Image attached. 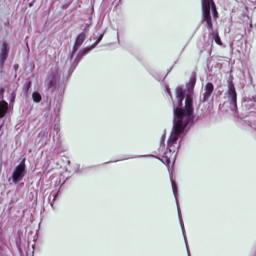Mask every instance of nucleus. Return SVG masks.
Returning <instances> with one entry per match:
<instances>
[{"label":"nucleus","mask_w":256,"mask_h":256,"mask_svg":"<svg viewBox=\"0 0 256 256\" xmlns=\"http://www.w3.org/2000/svg\"><path fill=\"white\" fill-rule=\"evenodd\" d=\"M170 181H171V183H172V191H173L174 196H175V198H176V202H177V198H176V194H178L177 186H176V182H175V181L174 180H172V178H171ZM176 203L178 204V202H176ZM177 206H178V204H177ZM178 217H179V219H180V226H181L182 229V233H183V234H184V238L185 242H186V238H185V236H184V224H183V222H182V220L180 216L178 207Z\"/></svg>","instance_id":"1a4fd4ad"},{"label":"nucleus","mask_w":256,"mask_h":256,"mask_svg":"<svg viewBox=\"0 0 256 256\" xmlns=\"http://www.w3.org/2000/svg\"><path fill=\"white\" fill-rule=\"evenodd\" d=\"M58 194V192L54 196L53 200H55L56 196H57Z\"/></svg>","instance_id":"a211bd4d"},{"label":"nucleus","mask_w":256,"mask_h":256,"mask_svg":"<svg viewBox=\"0 0 256 256\" xmlns=\"http://www.w3.org/2000/svg\"><path fill=\"white\" fill-rule=\"evenodd\" d=\"M202 4L204 20L206 22L208 26L212 28L210 10V8L214 4V2L212 0H202Z\"/></svg>","instance_id":"7ed1b4c3"},{"label":"nucleus","mask_w":256,"mask_h":256,"mask_svg":"<svg viewBox=\"0 0 256 256\" xmlns=\"http://www.w3.org/2000/svg\"><path fill=\"white\" fill-rule=\"evenodd\" d=\"M103 36L104 34H100L96 42L88 48H82L80 50L73 62L75 66L78 63L83 56L86 54L88 52L92 50L100 42L103 37Z\"/></svg>","instance_id":"39448f33"},{"label":"nucleus","mask_w":256,"mask_h":256,"mask_svg":"<svg viewBox=\"0 0 256 256\" xmlns=\"http://www.w3.org/2000/svg\"><path fill=\"white\" fill-rule=\"evenodd\" d=\"M8 112V104L5 101H0V118H4Z\"/></svg>","instance_id":"9b49d317"},{"label":"nucleus","mask_w":256,"mask_h":256,"mask_svg":"<svg viewBox=\"0 0 256 256\" xmlns=\"http://www.w3.org/2000/svg\"><path fill=\"white\" fill-rule=\"evenodd\" d=\"M212 38L214 40L215 42L218 45H222V42L220 40V38L218 36V33L213 32L212 34Z\"/></svg>","instance_id":"4468645a"},{"label":"nucleus","mask_w":256,"mask_h":256,"mask_svg":"<svg viewBox=\"0 0 256 256\" xmlns=\"http://www.w3.org/2000/svg\"><path fill=\"white\" fill-rule=\"evenodd\" d=\"M32 98L34 102H38L41 100L40 94L38 92H34L32 94Z\"/></svg>","instance_id":"ddd939ff"},{"label":"nucleus","mask_w":256,"mask_h":256,"mask_svg":"<svg viewBox=\"0 0 256 256\" xmlns=\"http://www.w3.org/2000/svg\"><path fill=\"white\" fill-rule=\"evenodd\" d=\"M48 134V132L46 131L41 132L39 133V134L38 135V137L39 138H40V140H42L44 138H45V137L46 138Z\"/></svg>","instance_id":"2eb2a0df"},{"label":"nucleus","mask_w":256,"mask_h":256,"mask_svg":"<svg viewBox=\"0 0 256 256\" xmlns=\"http://www.w3.org/2000/svg\"><path fill=\"white\" fill-rule=\"evenodd\" d=\"M146 156V155H145V156Z\"/></svg>","instance_id":"412c9836"},{"label":"nucleus","mask_w":256,"mask_h":256,"mask_svg":"<svg viewBox=\"0 0 256 256\" xmlns=\"http://www.w3.org/2000/svg\"><path fill=\"white\" fill-rule=\"evenodd\" d=\"M252 100L256 102V96H252Z\"/></svg>","instance_id":"f3484780"},{"label":"nucleus","mask_w":256,"mask_h":256,"mask_svg":"<svg viewBox=\"0 0 256 256\" xmlns=\"http://www.w3.org/2000/svg\"><path fill=\"white\" fill-rule=\"evenodd\" d=\"M60 76L56 70H51L48 74L47 78L44 82V86L48 90H52L56 82L59 80Z\"/></svg>","instance_id":"20e7f679"},{"label":"nucleus","mask_w":256,"mask_h":256,"mask_svg":"<svg viewBox=\"0 0 256 256\" xmlns=\"http://www.w3.org/2000/svg\"><path fill=\"white\" fill-rule=\"evenodd\" d=\"M25 174V166L24 162H21L17 166L13 172L12 180L14 183L20 181Z\"/></svg>","instance_id":"423d86ee"},{"label":"nucleus","mask_w":256,"mask_h":256,"mask_svg":"<svg viewBox=\"0 0 256 256\" xmlns=\"http://www.w3.org/2000/svg\"><path fill=\"white\" fill-rule=\"evenodd\" d=\"M10 48L5 42H3L0 48V66H2L6 59L9 52Z\"/></svg>","instance_id":"0eeeda50"},{"label":"nucleus","mask_w":256,"mask_h":256,"mask_svg":"<svg viewBox=\"0 0 256 256\" xmlns=\"http://www.w3.org/2000/svg\"><path fill=\"white\" fill-rule=\"evenodd\" d=\"M225 98L229 102L231 110L233 111L237 109L236 106V92L235 88L232 82H228V88L227 92L224 94Z\"/></svg>","instance_id":"f03ea898"},{"label":"nucleus","mask_w":256,"mask_h":256,"mask_svg":"<svg viewBox=\"0 0 256 256\" xmlns=\"http://www.w3.org/2000/svg\"><path fill=\"white\" fill-rule=\"evenodd\" d=\"M165 134H164L162 135V138H161V140H160V149L162 148V146H164V140H165Z\"/></svg>","instance_id":"dca6fc26"},{"label":"nucleus","mask_w":256,"mask_h":256,"mask_svg":"<svg viewBox=\"0 0 256 256\" xmlns=\"http://www.w3.org/2000/svg\"><path fill=\"white\" fill-rule=\"evenodd\" d=\"M86 36L84 32H82L81 34H79L76 37L74 44L73 46V50L70 56L71 60L73 58L74 54L78 50V49L80 46V45L82 44V42H84L86 38Z\"/></svg>","instance_id":"6e6552de"},{"label":"nucleus","mask_w":256,"mask_h":256,"mask_svg":"<svg viewBox=\"0 0 256 256\" xmlns=\"http://www.w3.org/2000/svg\"><path fill=\"white\" fill-rule=\"evenodd\" d=\"M164 146H162V150H163V149H162V148H164ZM159 150H160H160H161V148H160H160H159Z\"/></svg>","instance_id":"aec40b11"},{"label":"nucleus","mask_w":256,"mask_h":256,"mask_svg":"<svg viewBox=\"0 0 256 256\" xmlns=\"http://www.w3.org/2000/svg\"><path fill=\"white\" fill-rule=\"evenodd\" d=\"M30 86L31 82L30 80H28L24 84L22 90L24 94L27 95Z\"/></svg>","instance_id":"f8f14e48"},{"label":"nucleus","mask_w":256,"mask_h":256,"mask_svg":"<svg viewBox=\"0 0 256 256\" xmlns=\"http://www.w3.org/2000/svg\"><path fill=\"white\" fill-rule=\"evenodd\" d=\"M166 91L168 93L170 94V90L168 88H166Z\"/></svg>","instance_id":"6ab92c4d"},{"label":"nucleus","mask_w":256,"mask_h":256,"mask_svg":"<svg viewBox=\"0 0 256 256\" xmlns=\"http://www.w3.org/2000/svg\"><path fill=\"white\" fill-rule=\"evenodd\" d=\"M196 82V74H192L184 90L180 86L176 88L178 106L174 104V124L168 141L167 150L162 153V161L166 164L174 162L181 140L191 126L193 120V90Z\"/></svg>","instance_id":"f257e3e1"},{"label":"nucleus","mask_w":256,"mask_h":256,"mask_svg":"<svg viewBox=\"0 0 256 256\" xmlns=\"http://www.w3.org/2000/svg\"><path fill=\"white\" fill-rule=\"evenodd\" d=\"M205 92L203 94L202 101L204 102L209 98L210 95L212 94L213 90H214V86L213 84L210 83H208L205 86Z\"/></svg>","instance_id":"9d476101"}]
</instances>
